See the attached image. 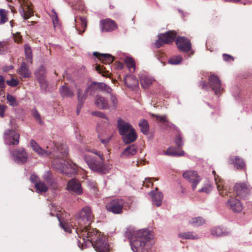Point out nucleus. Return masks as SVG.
<instances>
[{
	"instance_id": "obj_31",
	"label": "nucleus",
	"mask_w": 252,
	"mask_h": 252,
	"mask_svg": "<svg viewBox=\"0 0 252 252\" xmlns=\"http://www.w3.org/2000/svg\"><path fill=\"white\" fill-rule=\"evenodd\" d=\"M150 194L152 196L153 203L158 207L161 204L163 198L162 194L158 192L155 193L154 191L150 192Z\"/></svg>"
},
{
	"instance_id": "obj_55",
	"label": "nucleus",
	"mask_w": 252,
	"mask_h": 252,
	"mask_svg": "<svg viewBox=\"0 0 252 252\" xmlns=\"http://www.w3.org/2000/svg\"><path fill=\"white\" fill-rule=\"evenodd\" d=\"M33 116H34L35 119L38 122V123L40 124H41L42 121L41 120L40 115L36 109L33 111Z\"/></svg>"
},
{
	"instance_id": "obj_53",
	"label": "nucleus",
	"mask_w": 252,
	"mask_h": 252,
	"mask_svg": "<svg viewBox=\"0 0 252 252\" xmlns=\"http://www.w3.org/2000/svg\"><path fill=\"white\" fill-rule=\"evenodd\" d=\"M73 8L76 10H79L82 12V13L84 12L85 13V7L82 3H79L78 4H76L73 6Z\"/></svg>"
},
{
	"instance_id": "obj_24",
	"label": "nucleus",
	"mask_w": 252,
	"mask_h": 252,
	"mask_svg": "<svg viewBox=\"0 0 252 252\" xmlns=\"http://www.w3.org/2000/svg\"><path fill=\"white\" fill-rule=\"evenodd\" d=\"M122 136L124 142L126 144L132 143L137 139V134L134 128L131 129L130 131Z\"/></svg>"
},
{
	"instance_id": "obj_23",
	"label": "nucleus",
	"mask_w": 252,
	"mask_h": 252,
	"mask_svg": "<svg viewBox=\"0 0 252 252\" xmlns=\"http://www.w3.org/2000/svg\"><path fill=\"white\" fill-rule=\"evenodd\" d=\"M94 56L98 58L103 63L110 64L114 61V58L108 54H101L96 52L93 53Z\"/></svg>"
},
{
	"instance_id": "obj_45",
	"label": "nucleus",
	"mask_w": 252,
	"mask_h": 252,
	"mask_svg": "<svg viewBox=\"0 0 252 252\" xmlns=\"http://www.w3.org/2000/svg\"><path fill=\"white\" fill-rule=\"evenodd\" d=\"M6 99L10 106H17L18 105L15 97L12 95L8 94L6 95Z\"/></svg>"
},
{
	"instance_id": "obj_60",
	"label": "nucleus",
	"mask_w": 252,
	"mask_h": 252,
	"mask_svg": "<svg viewBox=\"0 0 252 252\" xmlns=\"http://www.w3.org/2000/svg\"><path fill=\"white\" fill-rule=\"evenodd\" d=\"M150 184L153 186V183L151 182V178L146 179L145 181L143 182V186H145L147 188H148Z\"/></svg>"
},
{
	"instance_id": "obj_50",
	"label": "nucleus",
	"mask_w": 252,
	"mask_h": 252,
	"mask_svg": "<svg viewBox=\"0 0 252 252\" xmlns=\"http://www.w3.org/2000/svg\"><path fill=\"white\" fill-rule=\"evenodd\" d=\"M7 50V43L5 41H0V55L4 54Z\"/></svg>"
},
{
	"instance_id": "obj_62",
	"label": "nucleus",
	"mask_w": 252,
	"mask_h": 252,
	"mask_svg": "<svg viewBox=\"0 0 252 252\" xmlns=\"http://www.w3.org/2000/svg\"><path fill=\"white\" fill-rule=\"evenodd\" d=\"M4 78L1 75H0V88H5V85L4 84Z\"/></svg>"
},
{
	"instance_id": "obj_25",
	"label": "nucleus",
	"mask_w": 252,
	"mask_h": 252,
	"mask_svg": "<svg viewBox=\"0 0 252 252\" xmlns=\"http://www.w3.org/2000/svg\"><path fill=\"white\" fill-rule=\"evenodd\" d=\"M229 163L233 164L237 169L243 170L245 167V163L242 158L237 156L231 157L229 159Z\"/></svg>"
},
{
	"instance_id": "obj_42",
	"label": "nucleus",
	"mask_w": 252,
	"mask_h": 252,
	"mask_svg": "<svg viewBox=\"0 0 252 252\" xmlns=\"http://www.w3.org/2000/svg\"><path fill=\"white\" fill-rule=\"evenodd\" d=\"M44 179L46 183L51 186L55 183V179L53 178L52 173L48 171L44 175Z\"/></svg>"
},
{
	"instance_id": "obj_29",
	"label": "nucleus",
	"mask_w": 252,
	"mask_h": 252,
	"mask_svg": "<svg viewBox=\"0 0 252 252\" xmlns=\"http://www.w3.org/2000/svg\"><path fill=\"white\" fill-rule=\"evenodd\" d=\"M18 72L21 78H29L30 77L31 74L25 62H23L21 63V66L18 69Z\"/></svg>"
},
{
	"instance_id": "obj_47",
	"label": "nucleus",
	"mask_w": 252,
	"mask_h": 252,
	"mask_svg": "<svg viewBox=\"0 0 252 252\" xmlns=\"http://www.w3.org/2000/svg\"><path fill=\"white\" fill-rule=\"evenodd\" d=\"M182 58L181 56H174L169 60V63L172 64H178L181 63Z\"/></svg>"
},
{
	"instance_id": "obj_33",
	"label": "nucleus",
	"mask_w": 252,
	"mask_h": 252,
	"mask_svg": "<svg viewBox=\"0 0 252 252\" xmlns=\"http://www.w3.org/2000/svg\"><path fill=\"white\" fill-rule=\"evenodd\" d=\"M60 91L63 97H71L74 95L73 92L65 85H63L60 88Z\"/></svg>"
},
{
	"instance_id": "obj_3",
	"label": "nucleus",
	"mask_w": 252,
	"mask_h": 252,
	"mask_svg": "<svg viewBox=\"0 0 252 252\" xmlns=\"http://www.w3.org/2000/svg\"><path fill=\"white\" fill-rule=\"evenodd\" d=\"M60 224L65 232L72 233V229H74L78 237L82 239V241L81 240L78 241V247L82 249H83L84 244L86 245L88 242H89L92 244V242H94L101 235L100 232L95 228L91 227L90 225L85 228H80V227L74 228L72 225H70L65 221H61Z\"/></svg>"
},
{
	"instance_id": "obj_19",
	"label": "nucleus",
	"mask_w": 252,
	"mask_h": 252,
	"mask_svg": "<svg viewBox=\"0 0 252 252\" xmlns=\"http://www.w3.org/2000/svg\"><path fill=\"white\" fill-rule=\"evenodd\" d=\"M176 44L178 48L183 52H188L191 50L190 41L184 37H178L176 39Z\"/></svg>"
},
{
	"instance_id": "obj_49",
	"label": "nucleus",
	"mask_w": 252,
	"mask_h": 252,
	"mask_svg": "<svg viewBox=\"0 0 252 252\" xmlns=\"http://www.w3.org/2000/svg\"><path fill=\"white\" fill-rule=\"evenodd\" d=\"M90 90L88 91L86 90V92L85 94L83 93L82 91L80 89H77V97L78 100H85L86 99V94H85L88 93Z\"/></svg>"
},
{
	"instance_id": "obj_28",
	"label": "nucleus",
	"mask_w": 252,
	"mask_h": 252,
	"mask_svg": "<svg viewBox=\"0 0 252 252\" xmlns=\"http://www.w3.org/2000/svg\"><path fill=\"white\" fill-rule=\"evenodd\" d=\"M126 85L130 88L134 89L138 86V81L137 78L132 75L127 76L125 79Z\"/></svg>"
},
{
	"instance_id": "obj_21",
	"label": "nucleus",
	"mask_w": 252,
	"mask_h": 252,
	"mask_svg": "<svg viewBox=\"0 0 252 252\" xmlns=\"http://www.w3.org/2000/svg\"><path fill=\"white\" fill-rule=\"evenodd\" d=\"M117 128L119 130V134L121 135H125L133 129L132 126L127 122H125L121 118H119L117 122Z\"/></svg>"
},
{
	"instance_id": "obj_11",
	"label": "nucleus",
	"mask_w": 252,
	"mask_h": 252,
	"mask_svg": "<svg viewBox=\"0 0 252 252\" xmlns=\"http://www.w3.org/2000/svg\"><path fill=\"white\" fill-rule=\"evenodd\" d=\"M183 177L187 181L191 184L193 190L195 189L196 185L199 183L201 180L197 173L194 171H185L183 174Z\"/></svg>"
},
{
	"instance_id": "obj_16",
	"label": "nucleus",
	"mask_w": 252,
	"mask_h": 252,
	"mask_svg": "<svg viewBox=\"0 0 252 252\" xmlns=\"http://www.w3.org/2000/svg\"><path fill=\"white\" fill-rule=\"evenodd\" d=\"M20 6L22 7L21 14L23 18L27 20L32 17L33 12L31 6L28 4L27 0H18Z\"/></svg>"
},
{
	"instance_id": "obj_35",
	"label": "nucleus",
	"mask_w": 252,
	"mask_h": 252,
	"mask_svg": "<svg viewBox=\"0 0 252 252\" xmlns=\"http://www.w3.org/2000/svg\"><path fill=\"white\" fill-rule=\"evenodd\" d=\"M35 188L37 192H46L48 190V187L43 182L39 181L36 183Z\"/></svg>"
},
{
	"instance_id": "obj_34",
	"label": "nucleus",
	"mask_w": 252,
	"mask_h": 252,
	"mask_svg": "<svg viewBox=\"0 0 252 252\" xmlns=\"http://www.w3.org/2000/svg\"><path fill=\"white\" fill-rule=\"evenodd\" d=\"M141 86L145 89H147L153 83V79L146 76H142L140 78Z\"/></svg>"
},
{
	"instance_id": "obj_5",
	"label": "nucleus",
	"mask_w": 252,
	"mask_h": 252,
	"mask_svg": "<svg viewBox=\"0 0 252 252\" xmlns=\"http://www.w3.org/2000/svg\"><path fill=\"white\" fill-rule=\"evenodd\" d=\"M130 203L125 201L123 199L116 198L107 203L105 207L106 210L114 214H121L123 210L130 208Z\"/></svg>"
},
{
	"instance_id": "obj_4",
	"label": "nucleus",
	"mask_w": 252,
	"mask_h": 252,
	"mask_svg": "<svg viewBox=\"0 0 252 252\" xmlns=\"http://www.w3.org/2000/svg\"><path fill=\"white\" fill-rule=\"evenodd\" d=\"M94 216L92 213V209L89 206H85L81 210L76 220L77 225L74 224L73 227L85 228L91 225L94 221Z\"/></svg>"
},
{
	"instance_id": "obj_52",
	"label": "nucleus",
	"mask_w": 252,
	"mask_h": 252,
	"mask_svg": "<svg viewBox=\"0 0 252 252\" xmlns=\"http://www.w3.org/2000/svg\"><path fill=\"white\" fill-rule=\"evenodd\" d=\"M6 84L11 87H16L19 84V81L14 78H12L10 80H7Z\"/></svg>"
},
{
	"instance_id": "obj_27",
	"label": "nucleus",
	"mask_w": 252,
	"mask_h": 252,
	"mask_svg": "<svg viewBox=\"0 0 252 252\" xmlns=\"http://www.w3.org/2000/svg\"><path fill=\"white\" fill-rule=\"evenodd\" d=\"M212 173L214 175V178L217 185V189L220 192V194L224 196L223 192L221 191L222 190H226L227 189L224 186L223 181H221V179H219L218 175H216L215 171H213Z\"/></svg>"
},
{
	"instance_id": "obj_63",
	"label": "nucleus",
	"mask_w": 252,
	"mask_h": 252,
	"mask_svg": "<svg viewBox=\"0 0 252 252\" xmlns=\"http://www.w3.org/2000/svg\"><path fill=\"white\" fill-rule=\"evenodd\" d=\"M93 153L95 155H97L98 157L101 160H104V158H103V154L100 152L95 150L94 152H93Z\"/></svg>"
},
{
	"instance_id": "obj_37",
	"label": "nucleus",
	"mask_w": 252,
	"mask_h": 252,
	"mask_svg": "<svg viewBox=\"0 0 252 252\" xmlns=\"http://www.w3.org/2000/svg\"><path fill=\"white\" fill-rule=\"evenodd\" d=\"M189 222L194 226H198L204 224L205 220L202 217H197L192 218L189 220Z\"/></svg>"
},
{
	"instance_id": "obj_13",
	"label": "nucleus",
	"mask_w": 252,
	"mask_h": 252,
	"mask_svg": "<svg viewBox=\"0 0 252 252\" xmlns=\"http://www.w3.org/2000/svg\"><path fill=\"white\" fill-rule=\"evenodd\" d=\"M66 189L70 192L77 195H81L83 193L81 183L76 179H72L68 182Z\"/></svg>"
},
{
	"instance_id": "obj_2",
	"label": "nucleus",
	"mask_w": 252,
	"mask_h": 252,
	"mask_svg": "<svg viewBox=\"0 0 252 252\" xmlns=\"http://www.w3.org/2000/svg\"><path fill=\"white\" fill-rule=\"evenodd\" d=\"M130 233L129 239L133 252H154L151 250L154 240L153 235L150 231L140 229Z\"/></svg>"
},
{
	"instance_id": "obj_44",
	"label": "nucleus",
	"mask_w": 252,
	"mask_h": 252,
	"mask_svg": "<svg viewBox=\"0 0 252 252\" xmlns=\"http://www.w3.org/2000/svg\"><path fill=\"white\" fill-rule=\"evenodd\" d=\"M95 70L97 71L98 73L102 74L103 76L107 77L109 75V71L105 70V68L103 66L97 65L95 67Z\"/></svg>"
},
{
	"instance_id": "obj_30",
	"label": "nucleus",
	"mask_w": 252,
	"mask_h": 252,
	"mask_svg": "<svg viewBox=\"0 0 252 252\" xmlns=\"http://www.w3.org/2000/svg\"><path fill=\"white\" fill-rule=\"evenodd\" d=\"M136 152V146L135 145L132 144L126 147L122 153L121 156L122 157H130L134 155Z\"/></svg>"
},
{
	"instance_id": "obj_20",
	"label": "nucleus",
	"mask_w": 252,
	"mask_h": 252,
	"mask_svg": "<svg viewBox=\"0 0 252 252\" xmlns=\"http://www.w3.org/2000/svg\"><path fill=\"white\" fill-rule=\"evenodd\" d=\"M76 22V29L79 34H82L84 32L87 26V22L86 17L84 16L78 15L75 19Z\"/></svg>"
},
{
	"instance_id": "obj_57",
	"label": "nucleus",
	"mask_w": 252,
	"mask_h": 252,
	"mask_svg": "<svg viewBox=\"0 0 252 252\" xmlns=\"http://www.w3.org/2000/svg\"><path fill=\"white\" fill-rule=\"evenodd\" d=\"M93 115L103 119H107V117L102 112L99 111H95L93 112Z\"/></svg>"
},
{
	"instance_id": "obj_12",
	"label": "nucleus",
	"mask_w": 252,
	"mask_h": 252,
	"mask_svg": "<svg viewBox=\"0 0 252 252\" xmlns=\"http://www.w3.org/2000/svg\"><path fill=\"white\" fill-rule=\"evenodd\" d=\"M14 161L17 163H24L27 162L28 154L24 149L20 148L17 150L10 151Z\"/></svg>"
},
{
	"instance_id": "obj_56",
	"label": "nucleus",
	"mask_w": 252,
	"mask_h": 252,
	"mask_svg": "<svg viewBox=\"0 0 252 252\" xmlns=\"http://www.w3.org/2000/svg\"><path fill=\"white\" fill-rule=\"evenodd\" d=\"M222 57L224 61L225 62H231V61H233L234 60L233 57L229 54H223L222 55Z\"/></svg>"
},
{
	"instance_id": "obj_61",
	"label": "nucleus",
	"mask_w": 252,
	"mask_h": 252,
	"mask_svg": "<svg viewBox=\"0 0 252 252\" xmlns=\"http://www.w3.org/2000/svg\"><path fill=\"white\" fill-rule=\"evenodd\" d=\"M224 186L225 187H226L227 189H226V190H221V191L223 192V194H224L223 196H227L228 197H231V192H230L229 190H230V189H228L227 187L226 186H225L224 185ZM221 196H223L222 195H221Z\"/></svg>"
},
{
	"instance_id": "obj_59",
	"label": "nucleus",
	"mask_w": 252,
	"mask_h": 252,
	"mask_svg": "<svg viewBox=\"0 0 252 252\" xmlns=\"http://www.w3.org/2000/svg\"><path fill=\"white\" fill-rule=\"evenodd\" d=\"M30 180L32 183H34L35 185L36 183L38 182L39 181L38 180V177L35 174H32L30 177Z\"/></svg>"
},
{
	"instance_id": "obj_54",
	"label": "nucleus",
	"mask_w": 252,
	"mask_h": 252,
	"mask_svg": "<svg viewBox=\"0 0 252 252\" xmlns=\"http://www.w3.org/2000/svg\"><path fill=\"white\" fill-rule=\"evenodd\" d=\"M212 188L210 185H207L202 188L199 190V192H204L207 193H209L212 190Z\"/></svg>"
},
{
	"instance_id": "obj_17",
	"label": "nucleus",
	"mask_w": 252,
	"mask_h": 252,
	"mask_svg": "<svg viewBox=\"0 0 252 252\" xmlns=\"http://www.w3.org/2000/svg\"><path fill=\"white\" fill-rule=\"evenodd\" d=\"M249 186L244 183H237L234 187V191L237 196L241 197L246 196L250 192Z\"/></svg>"
},
{
	"instance_id": "obj_14",
	"label": "nucleus",
	"mask_w": 252,
	"mask_h": 252,
	"mask_svg": "<svg viewBox=\"0 0 252 252\" xmlns=\"http://www.w3.org/2000/svg\"><path fill=\"white\" fill-rule=\"evenodd\" d=\"M101 30L103 32H110L118 28L117 23L111 19H102L100 22Z\"/></svg>"
},
{
	"instance_id": "obj_58",
	"label": "nucleus",
	"mask_w": 252,
	"mask_h": 252,
	"mask_svg": "<svg viewBox=\"0 0 252 252\" xmlns=\"http://www.w3.org/2000/svg\"><path fill=\"white\" fill-rule=\"evenodd\" d=\"M7 106L4 105H0V116L3 117Z\"/></svg>"
},
{
	"instance_id": "obj_9",
	"label": "nucleus",
	"mask_w": 252,
	"mask_h": 252,
	"mask_svg": "<svg viewBox=\"0 0 252 252\" xmlns=\"http://www.w3.org/2000/svg\"><path fill=\"white\" fill-rule=\"evenodd\" d=\"M20 135L12 129H6L3 133V139L6 144L16 145L19 143Z\"/></svg>"
},
{
	"instance_id": "obj_43",
	"label": "nucleus",
	"mask_w": 252,
	"mask_h": 252,
	"mask_svg": "<svg viewBox=\"0 0 252 252\" xmlns=\"http://www.w3.org/2000/svg\"><path fill=\"white\" fill-rule=\"evenodd\" d=\"M7 11L3 9H0V24H3L8 21L7 18Z\"/></svg>"
},
{
	"instance_id": "obj_51",
	"label": "nucleus",
	"mask_w": 252,
	"mask_h": 252,
	"mask_svg": "<svg viewBox=\"0 0 252 252\" xmlns=\"http://www.w3.org/2000/svg\"><path fill=\"white\" fill-rule=\"evenodd\" d=\"M176 145L177 146L178 149H180L183 145V142L182 138L180 135H177L175 140Z\"/></svg>"
},
{
	"instance_id": "obj_36",
	"label": "nucleus",
	"mask_w": 252,
	"mask_h": 252,
	"mask_svg": "<svg viewBox=\"0 0 252 252\" xmlns=\"http://www.w3.org/2000/svg\"><path fill=\"white\" fill-rule=\"evenodd\" d=\"M178 236L181 238L185 239H196L198 238L193 232L180 233L178 234Z\"/></svg>"
},
{
	"instance_id": "obj_6",
	"label": "nucleus",
	"mask_w": 252,
	"mask_h": 252,
	"mask_svg": "<svg viewBox=\"0 0 252 252\" xmlns=\"http://www.w3.org/2000/svg\"><path fill=\"white\" fill-rule=\"evenodd\" d=\"M110 100L99 95H97L95 98V104L97 107L101 109H107L111 110L115 109L118 105V100L116 96L111 94Z\"/></svg>"
},
{
	"instance_id": "obj_22",
	"label": "nucleus",
	"mask_w": 252,
	"mask_h": 252,
	"mask_svg": "<svg viewBox=\"0 0 252 252\" xmlns=\"http://www.w3.org/2000/svg\"><path fill=\"white\" fill-rule=\"evenodd\" d=\"M91 89L94 91H104L108 93H111L112 92V89L104 83H96L93 82L88 87L87 91Z\"/></svg>"
},
{
	"instance_id": "obj_18",
	"label": "nucleus",
	"mask_w": 252,
	"mask_h": 252,
	"mask_svg": "<svg viewBox=\"0 0 252 252\" xmlns=\"http://www.w3.org/2000/svg\"><path fill=\"white\" fill-rule=\"evenodd\" d=\"M209 84L216 94L220 93L223 90L221 86L220 80L216 75H212L209 76Z\"/></svg>"
},
{
	"instance_id": "obj_38",
	"label": "nucleus",
	"mask_w": 252,
	"mask_h": 252,
	"mask_svg": "<svg viewBox=\"0 0 252 252\" xmlns=\"http://www.w3.org/2000/svg\"><path fill=\"white\" fill-rule=\"evenodd\" d=\"M125 63L131 72H134L135 69V63L133 59L131 58H126L125 59Z\"/></svg>"
},
{
	"instance_id": "obj_15",
	"label": "nucleus",
	"mask_w": 252,
	"mask_h": 252,
	"mask_svg": "<svg viewBox=\"0 0 252 252\" xmlns=\"http://www.w3.org/2000/svg\"><path fill=\"white\" fill-rule=\"evenodd\" d=\"M226 206L234 212H240L243 209L241 201L235 197H231L226 202Z\"/></svg>"
},
{
	"instance_id": "obj_26",
	"label": "nucleus",
	"mask_w": 252,
	"mask_h": 252,
	"mask_svg": "<svg viewBox=\"0 0 252 252\" xmlns=\"http://www.w3.org/2000/svg\"><path fill=\"white\" fill-rule=\"evenodd\" d=\"M46 68L43 66H40L38 70L35 73L36 78L41 85L46 84Z\"/></svg>"
},
{
	"instance_id": "obj_48",
	"label": "nucleus",
	"mask_w": 252,
	"mask_h": 252,
	"mask_svg": "<svg viewBox=\"0 0 252 252\" xmlns=\"http://www.w3.org/2000/svg\"><path fill=\"white\" fill-rule=\"evenodd\" d=\"M52 14L51 17L52 18V21L54 25V28L58 27L59 25V20L57 15V13L55 11V10H52Z\"/></svg>"
},
{
	"instance_id": "obj_10",
	"label": "nucleus",
	"mask_w": 252,
	"mask_h": 252,
	"mask_svg": "<svg viewBox=\"0 0 252 252\" xmlns=\"http://www.w3.org/2000/svg\"><path fill=\"white\" fill-rule=\"evenodd\" d=\"M92 245L97 252H108L109 251V246L106 241V238L102 235L92 242Z\"/></svg>"
},
{
	"instance_id": "obj_40",
	"label": "nucleus",
	"mask_w": 252,
	"mask_h": 252,
	"mask_svg": "<svg viewBox=\"0 0 252 252\" xmlns=\"http://www.w3.org/2000/svg\"><path fill=\"white\" fill-rule=\"evenodd\" d=\"M211 234L214 236H225L227 233L223 231L220 227H215L211 229Z\"/></svg>"
},
{
	"instance_id": "obj_7",
	"label": "nucleus",
	"mask_w": 252,
	"mask_h": 252,
	"mask_svg": "<svg viewBox=\"0 0 252 252\" xmlns=\"http://www.w3.org/2000/svg\"><path fill=\"white\" fill-rule=\"evenodd\" d=\"M86 160L92 170L99 173L106 174L111 168L110 165L103 163L104 160H101L100 159L97 160L95 157H91L89 158L86 157Z\"/></svg>"
},
{
	"instance_id": "obj_1",
	"label": "nucleus",
	"mask_w": 252,
	"mask_h": 252,
	"mask_svg": "<svg viewBox=\"0 0 252 252\" xmlns=\"http://www.w3.org/2000/svg\"><path fill=\"white\" fill-rule=\"evenodd\" d=\"M30 144L33 150L39 155L50 156L52 155L58 159L61 158L62 160L60 162V165L56 168L66 176L69 177L77 172V166L75 164H72L63 159L67 157L68 155V149L65 145H55L56 147L54 150L50 151L43 149L33 140L31 141Z\"/></svg>"
},
{
	"instance_id": "obj_41",
	"label": "nucleus",
	"mask_w": 252,
	"mask_h": 252,
	"mask_svg": "<svg viewBox=\"0 0 252 252\" xmlns=\"http://www.w3.org/2000/svg\"><path fill=\"white\" fill-rule=\"evenodd\" d=\"M151 116L153 117H155L157 121H158L160 123L164 124L165 126H169V122L166 118V116L165 115L164 116H159L158 115L152 114H151Z\"/></svg>"
},
{
	"instance_id": "obj_32",
	"label": "nucleus",
	"mask_w": 252,
	"mask_h": 252,
	"mask_svg": "<svg viewBox=\"0 0 252 252\" xmlns=\"http://www.w3.org/2000/svg\"><path fill=\"white\" fill-rule=\"evenodd\" d=\"M164 154L172 157H181L184 155L185 152L183 150L178 152L175 148L171 147L167 149Z\"/></svg>"
},
{
	"instance_id": "obj_46",
	"label": "nucleus",
	"mask_w": 252,
	"mask_h": 252,
	"mask_svg": "<svg viewBox=\"0 0 252 252\" xmlns=\"http://www.w3.org/2000/svg\"><path fill=\"white\" fill-rule=\"evenodd\" d=\"M25 52L26 58L28 60V62H30L32 63V52L31 48L29 46H25Z\"/></svg>"
},
{
	"instance_id": "obj_39",
	"label": "nucleus",
	"mask_w": 252,
	"mask_h": 252,
	"mask_svg": "<svg viewBox=\"0 0 252 252\" xmlns=\"http://www.w3.org/2000/svg\"><path fill=\"white\" fill-rule=\"evenodd\" d=\"M139 126L140 127L141 132L144 134H147L149 132V124L148 122L146 120H142L139 123Z\"/></svg>"
},
{
	"instance_id": "obj_8",
	"label": "nucleus",
	"mask_w": 252,
	"mask_h": 252,
	"mask_svg": "<svg viewBox=\"0 0 252 252\" xmlns=\"http://www.w3.org/2000/svg\"><path fill=\"white\" fill-rule=\"evenodd\" d=\"M177 35V33L175 31H169L165 33L159 34L158 40L155 42V46L158 48L164 44L172 43L176 38Z\"/></svg>"
},
{
	"instance_id": "obj_64",
	"label": "nucleus",
	"mask_w": 252,
	"mask_h": 252,
	"mask_svg": "<svg viewBox=\"0 0 252 252\" xmlns=\"http://www.w3.org/2000/svg\"><path fill=\"white\" fill-rule=\"evenodd\" d=\"M14 68L13 65H9V66H5L3 67L2 70L4 72H8L10 70H12Z\"/></svg>"
}]
</instances>
